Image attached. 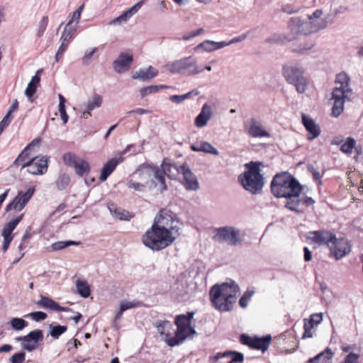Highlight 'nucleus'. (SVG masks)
Instances as JSON below:
<instances>
[{"label": "nucleus", "mask_w": 363, "mask_h": 363, "mask_svg": "<svg viewBox=\"0 0 363 363\" xmlns=\"http://www.w3.org/2000/svg\"><path fill=\"white\" fill-rule=\"evenodd\" d=\"M179 220L174 212L162 209L154 222L142 237L143 243L154 251H159L171 245L180 235Z\"/></svg>", "instance_id": "1"}, {"label": "nucleus", "mask_w": 363, "mask_h": 363, "mask_svg": "<svg viewBox=\"0 0 363 363\" xmlns=\"http://www.w3.org/2000/svg\"><path fill=\"white\" fill-rule=\"evenodd\" d=\"M272 194L277 198H297L302 186L298 181L286 172L277 173L270 185Z\"/></svg>", "instance_id": "2"}, {"label": "nucleus", "mask_w": 363, "mask_h": 363, "mask_svg": "<svg viewBox=\"0 0 363 363\" xmlns=\"http://www.w3.org/2000/svg\"><path fill=\"white\" fill-rule=\"evenodd\" d=\"M194 312H187L186 314H180L176 316L174 323L177 330L174 337L167 335L165 342L169 347H175L182 344L188 337L196 334V330L191 327V320L194 318Z\"/></svg>", "instance_id": "3"}, {"label": "nucleus", "mask_w": 363, "mask_h": 363, "mask_svg": "<svg viewBox=\"0 0 363 363\" xmlns=\"http://www.w3.org/2000/svg\"><path fill=\"white\" fill-rule=\"evenodd\" d=\"M349 81V77L345 74L337 75L335 84L339 86L333 89L331 98L333 100L332 116L335 118L342 113L345 100L352 96V91L350 87Z\"/></svg>", "instance_id": "4"}, {"label": "nucleus", "mask_w": 363, "mask_h": 363, "mask_svg": "<svg viewBox=\"0 0 363 363\" xmlns=\"http://www.w3.org/2000/svg\"><path fill=\"white\" fill-rule=\"evenodd\" d=\"M212 290V296L214 301L218 300L220 295L225 296V304H221L220 307L228 306V304H235L237 298L240 295L239 286L233 279L223 282L222 284H216L211 287Z\"/></svg>", "instance_id": "5"}, {"label": "nucleus", "mask_w": 363, "mask_h": 363, "mask_svg": "<svg viewBox=\"0 0 363 363\" xmlns=\"http://www.w3.org/2000/svg\"><path fill=\"white\" fill-rule=\"evenodd\" d=\"M164 68L172 74L196 75L201 73L203 68H199L195 57H183L165 65Z\"/></svg>", "instance_id": "6"}, {"label": "nucleus", "mask_w": 363, "mask_h": 363, "mask_svg": "<svg viewBox=\"0 0 363 363\" xmlns=\"http://www.w3.org/2000/svg\"><path fill=\"white\" fill-rule=\"evenodd\" d=\"M135 174H145L148 177H153L150 182V189L152 187L157 188L160 193H163L167 189L165 180V172L160 167L150 164H143L135 172Z\"/></svg>", "instance_id": "7"}, {"label": "nucleus", "mask_w": 363, "mask_h": 363, "mask_svg": "<svg viewBox=\"0 0 363 363\" xmlns=\"http://www.w3.org/2000/svg\"><path fill=\"white\" fill-rule=\"evenodd\" d=\"M283 74L288 83L296 86L298 93H303L308 88V83L303 76L302 68L296 65H285L283 67Z\"/></svg>", "instance_id": "8"}, {"label": "nucleus", "mask_w": 363, "mask_h": 363, "mask_svg": "<svg viewBox=\"0 0 363 363\" xmlns=\"http://www.w3.org/2000/svg\"><path fill=\"white\" fill-rule=\"evenodd\" d=\"M289 27L291 32L296 38L298 35H307L317 32L325 28V25L320 21H304L299 17H293L289 23Z\"/></svg>", "instance_id": "9"}, {"label": "nucleus", "mask_w": 363, "mask_h": 363, "mask_svg": "<svg viewBox=\"0 0 363 363\" xmlns=\"http://www.w3.org/2000/svg\"><path fill=\"white\" fill-rule=\"evenodd\" d=\"M213 240L218 242H227L235 246L240 242V230L233 226H224L214 230Z\"/></svg>", "instance_id": "10"}, {"label": "nucleus", "mask_w": 363, "mask_h": 363, "mask_svg": "<svg viewBox=\"0 0 363 363\" xmlns=\"http://www.w3.org/2000/svg\"><path fill=\"white\" fill-rule=\"evenodd\" d=\"M261 167H264L262 162L251 161V194H259L265 184L264 178L261 174Z\"/></svg>", "instance_id": "11"}, {"label": "nucleus", "mask_w": 363, "mask_h": 363, "mask_svg": "<svg viewBox=\"0 0 363 363\" xmlns=\"http://www.w3.org/2000/svg\"><path fill=\"white\" fill-rule=\"evenodd\" d=\"M18 341H21V347L28 352H32L38 347L40 342L43 340V333L41 330L36 329L30 331L25 336H21L16 338Z\"/></svg>", "instance_id": "12"}, {"label": "nucleus", "mask_w": 363, "mask_h": 363, "mask_svg": "<svg viewBox=\"0 0 363 363\" xmlns=\"http://www.w3.org/2000/svg\"><path fill=\"white\" fill-rule=\"evenodd\" d=\"M48 158L45 156L35 157L23 164V168L27 167V172L33 175H43L48 170Z\"/></svg>", "instance_id": "13"}, {"label": "nucleus", "mask_w": 363, "mask_h": 363, "mask_svg": "<svg viewBox=\"0 0 363 363\" xmlns=\"http://www.w3.org/2000/svg\"><path fill=\"white\" fill-rule=\"evenodd\" d=\"M134 147L133 145H128L120 152L119 157H113L105 163L101 169L99 180L101 182H105L108 177L113 173L116 167L123 161V155L131 150Z\"/></svg>", "instance_id": "14"}, {"label": "nucleus", "mask_w": 363, "mask_h": 363, "mask_svg": "<svg viewBox=\"0 0 363 363\" xmlns=\"http://www.w3.org/2000/svg\"><path fill=\"white\" fill-rule=\"evenodd\" d=\"M329 248L335 258L338 260L350 253L351 245L347 238H337L335 236Z\"/></svg>", "instance_id": "15"}, {"label": "nucleus", "mask_w": 363, "mask_h": 363, "mask_svg": "<svg viewBox=\"0 0 363 363\" xmlns=\"http://www.w3.org/2000/svg\"><path fill=\"white\" fill-rule=\"evenodd\" d=\"M181 174L184 177L183 185L186 190L196 191L199 189V183L196 175L191 172L187 163L180 165Z\"/></svg>", "instance_id": "16"}, {"label": "nucleus", "mask_w": 363, "mask_h": 363, "mask_svg": "<svg viewBox=\"0 0 363 363\" xmlns=\"http://www.w3.org/2000/svg\"><path fill=\"white\" fill-rule=\"evenodd\" d=\"M335 237V235L331 232L320 230L310 232L308 238L318 245H327L330 247Z\"/></svg>", "instance_id": "17"}, {"label": "nucleus", "mask_w": 363, "mask_h": 363, "mask_svg": "<svg viewBox=\"0 0 363 363\" xmlns=\"http://www.w3.org/2000/svg\"><path fill=\"white\" fill-rule=\"evenodd\" d=\"M133 60V55L127 52H121L113 61V67L117 73H122L130 69Z\"/></svg>", "instance_id": "18"}, {"label": "nucleus", "mask_w": 363, "mask_h": 363, "mask_svg": "<svg viewBox=\"0 0 363 363\" xmlns=\"http://www.w3.org/2000/svg\"><path fill=\"white\" fill-rule=\"evenodd\" d=\"M36 304L42 308L49 309L54 311H72V308L61 306L55 301L43 295H40V299L36 302Z\"/></svg>", "instance_id": "19"}, {"label": "nucleus", "mask_w": 363, "mask_h": 363, "mask_svg": "<svg viewBox=\"0 0 363 363\" xmlns=\"http://www.w3.org/2000/svg\"><path fill=\"white\" fill-rule=\"evenodd\" d=\"M271 342L272 336L270 335L262 337L251 336V349L261 351L263 354L269 349Z\"/></svg>", "instance_id": "20"}, {"label": "nucleus", "mask_w": 363, "mask_h": 363, "mask_svg": "<svg viewBox=\"0 0 363 363\" xmlns=\"http://www.w3.org/2000/svg\"><path fill=\"white\" fill-rule=\"evenodd\" d=\"M301 118L303 125L310 134L308 139L309 140H313L318 138L321 132L318 125H317L311 118L308 117L306 114L303 113Z\"/></svg>", "instance_id": "21"}, {"label": "nucleus", "mask_w": 363, "mask_h": 363, "mask_svg": "<svg viewBox=\"0 0 363 363\" xmlns=\"http://www.w3.org/2000/svg\"><path fill=\"white\" fill-rule=\"evenodd\" d=\"M212 116V108L211 106L204 104L202 106L201 112L196 117L194 123L199 128L205 126Z\"/></svg>", "instance_id": "22"}, {"label": "nucleus", "mask_w": 363, "mask_h": 363, "mask_svg": "<svg viewBox=\"0 0 363 363\" xmlns=\"http://www.w3.org/2000/svg\"><path fill=\"white\" fill-rule=\"evenodd\" d=\"M157 74L158 71L152 66H149L147 68L140 69L133 74L132 78L145 82L155 78Z\"/></svg>", "instance_id": "23"}, {"label": "nucleus", "mask_w": 363, "mask_h": 363, "mask_svg": "<svg viewBox=\"0 0 363 363\" xmlns=\"http://www.w3.org/2000/svg\"><path fill=\"white\" fill-rule=\"evenodd\" d=\"M23 214H21L4 225L1 231V236L3 238L13 239L14 235L12 234V233L19 224V223L23 220Z\"/></svg>", "instance_id": "24"}, {"label": "nucleus", "mask_w": 363, "mask_h": 363, "mask_svg": "<svg viewBox=\"0 0 363 363\" xmlns=\"http://www.w3.org/2000/svg\"><path fill=\"white\" fill-rule=\"evenodd\" d=\"M108 208L112 216L117 219L128 220L131 218V216L128 211L118 208L116 204L114 203H108Z\"/></svg>", "instance_id": "25"}, {"label": "nucleus", "mask_w": 363, "mask_h": 363, "mask_svg": "<svg viewBox=\"0 0 363 363\" xmlns=\"http://www.w3.org/2000/svg\"><path fill=\"white\" fill-rule=\"evenodd\" d=\"M334 355V352L327 347L324 351L319 353L313 358H311L308 360L307 363H332V359Z\"/></svg>", "instance_id": "26"}, {"label": "nucleus", "mask_w": 363, "mask_h": 363, "mask_svg": "<svg viewBox=\"0 0 363 363\" xmlns=\"http://www.w3.org/2000/svg\"><path fill=\"white\" fill-rule=\"evenodd\" d=\"M192 151L203 152L205 153L212 154L213 155H218L219 152L211 143L208 142H201L197 144H192L190 146Z\"/></svg>", "instance_id": "27"}, {"label": "nucleus", "mask_w": 363, "mask_h": 363, "mask_svg": "<svg viewBox=\"0 0 363 363\" xmlns=\"http://www.w3.org/2000/svg\"><path fill=\"white\" fill-rule=\"evenodd\" d=\"M209 298L212 303L213 307L219 311L220 312H227L230 311L233 308V306L235 304H228V306H225L224 307H220L219 304H221L223 306V304H225V296L223 295H220V297L218 298V300L214 301L213 296H212V290L210 289L209 291Z\"/></svg>", "instance_id": "28"}, {"label": "nucleus", "mask_w": 363, "mask_h": 363, "mask_svg": "<svg viewBox=\"0 0 363 363\" xmlns=\"http://www.w3.org/2000/svg\"><path fill=\"white\" fill-rule=\"evenodd\" d=\"M42 69H38L36 72L35 74L32 77L30 82L25 90V94L29 99L33 97L36 91L37 86L40 82V77L39 74L42 72Z\"/></svg>", "instance_id": "29"}, {"label": "nucleus", "mask_w": 363, "mask_h": 363, "mask_svg": "<svg viewBox=\"0 0 363 363\" xmlns=\"http://www.w3.org/2000/svg\"><path fill=\"white\" fill-rule=\"evenodd\" d=\"M160 168L164 169L165 175L171 179H175L177 174L181 173L180 166H177L175 164L165 163L163 162Z\"/></svg>", "instance_id": "30"}, {"label": "nucleus", "mask_w": 363, "mask_h": 363, "mask_svg": "<svg viewBox=\"0 0 363 363\" xmlns=\"http://www.w3.org/2000/svg\"><path fill=\"white\" fill-rule=\"evenodd\" d=\"M270 136L269 133L265 130L262 125L255 121L253 119H251V137L253 138H263Z\"/></svg>", "instance_id": "31"}, {"label": "nucleus", "mask_w": 363, "mask_h": 363, "mask_svg": "<svg viewBox=\"0 0 363 363\" xmlns=\"http://www.w3.org/2000/svg\"><path fill=\"white\" fill-rule=\"evenodd\" d=\"M74 169L75 174L80 177L87 176L91 171L89 162L82 158L77 162V164Z\"/></svg>", "instance_id": "32"}, {"label": "nucleus", "mask_w": 363, "mask_h": 363, "mask_svg": "<svg viewBox=\"0 0 363 363\" xmlns=\"http://www.w3.org/2000/svg\"><path fill=\"white\" fill-rule=\"evenodd\" d=\"M35 191V186L30 187L26 192L20 191L18 192L16 198L18 199V203L21 204L23 208L26 206L30 199L32 198Z\"/></svg>", "instance_id": "33"}, {"label": "nucleus", "mask_w": 363, "mask_h": 363, "mask_svg": "<svg viewBox=\"0 0 363 363\" xmlns=\"http://www.w3.org/2000/svg\"><path fill=\"white\" fill-rule=\"evenodd\" d=\"M77 29V26L76 25L71 24V22H67L60 37V41L69 42L76 33Z\"/></svg>", "instance_id": "34"}, {"label": "nucleus", "mask_w": 363, "mask_h": 363, "mask_svg": "<svg viewBox=\"0 0 363 363\" xmlns=\"http://www.w3.org/2000/svg\"><path fill=\"white\" fill-rule=\"evenodd\" d=\"M77 293L83 298H88L90 296L91 290L86 281L77 279L76 281Z\"/></svg>", "instance_id": "35"}, {"label": "nucleus", "mask_w": 363, "mask_h": 363, "mask_svg": "<svg viewBox=\"0 0 363 363\" xmlns=\"http://www.w3.org/2000/svg\"><path fill=\"white\" fill-rule=\"evenodd\" d=\"M103 102V98L99 94H94L92 98L88 101V102L84 104L86 108L89 111H93L95 108H99Z\"/></svg>", "instance_id": "36"}, {"label": "nucleus", "mask_w": 363, "mask_h": 363, "mask_svg": "<svg viewBox=\"0 0 363 363\" xmlns=\"http://www.w3.org/2000/svg\"><path fill=\"white\" fill-rule=\"evenodd\" d=\"M245 167L246 169L239 176L238 181L245 190L250 191V162L245 163Z\"/></svg>", "instance_id": "37"}, {"label": "nucleus", "mask_w": 363, "mask_h": 363, "mask_svg": "<svg viewBox=\"0 0 363 363\" xmlns=\"http://www.w3.org/2000/svg\"><path fill=\"white\" fill-rule=\"evenodd\" d=\"M80 157H79L76 154L72 152H66L62 156V161L65 164L67 167H74L77 164V162L80 160Z\"/></svg>", "instance_id": "38"}, {"label": "nucleus", "mask_w": 363, "mask_h": 363, "mask_svg": "<svg viewBox=\"0 0 363 363\" xmlns=\"http://www.w3.org/2000/svg\"><path fill=\"white\" fill-rule=\"evenodd\" d=\"M158 333L165 336V340L167 339V335L170 334L169 330L172 328V325L169 320H160L157 323L156 325Z\"/></svg>", "instance_id": "39"}, {"label": "nucleus", "mask_w": 363, "mask_h": 363, "mask_svg": "<svg viewBox=\"0 0 363 363\" xmlns=\"http://www.w3.org/2000/svg\"><path fill=\"white\" fill-rule=\"evenodd\" d=\"M80 242L73 240L57 241L51 245L52 251H58L63 250L72 245H79Z\"/></svg>", "instance_id": "40"}, {"label": "nucleus", "mask_w": 363, "mask_h": 363, "mask_svg": "<svg viewBox=\"0 0 363 363\" xmlns=\"http://www.w3.org/2000/svg\"><path fill=\"white\" fill-rule=\"evenodd\" d=\"M167 88L166 85H150L148 86L143 87L140 89V94L143 98L148 94L157 92L159 90Z\"/></svg>", "instance_id": "41"}, {"label": "nucleus", "mask_w": 363, "mask_h": 363, "mask_svg": "<svg viewBox=\"0 0 363 363\" xmlns=\"http://www.w3.org/2000/svg\"><path fill=\"white\" fill-rule=\"evenodd\" d=\"M67 330V327L66 325L50 324L49 333L54 339H58Z\"/></svg>", "instance_id": "42"}, {"label": "nucleus", "mask_w": 363, "mask_h": 363, "mask_svg": "<svg viewBox=\"0 0 363 363\" xmlns=\"http://www.w3.org/2000/svg\"><path fill=\"white\" fill-rule=\"evenodd\" d=\"M70 177L67 173H62L59 175L55 182V185L59 190H63L69 184Z\"/></svg>", "instance_id": "43"}, {"label": "nucleus", "mask_w": 363, "mask_h": 363, "mask_svg": "<svg viewBox=\"0 0 363 363\" xmlns=\"http://www.w3.org/2000/svg\"><path fill=\"white\" fill-rule=\"evenodd\" d=\"M216 45H214V41L210 40H206L202 43H199L194 48V50L199 51L203 50L205 52H211L216 50Z\"/></svg>", "instance_id": "44"}, {"label": "nucleus", "mask_w": 363, "mask_h": 363, "mask_svg": "<svg viewBox=\"0 0 363 363\" xmlns=\"http://www.w3.org/2000/svg\"><path fill=\"white\" fill-rule=\"evenodd\" d=\"M13 329L21 330L28 325V322L21 318H13L10 321Z\"/></svg>", "instance_id": "45"}, {"label": "nucleus", "mask_w": 363, "mask_h": 363, "mask_svg": "<svg viewBox=\"0 0 363 363\" xmlns=\"http://www.w3.org/2000/svg\"><path fill=\"white\" fill-rule=\"evenodd\" d=\"M30 155V151L28 150L26 148H24L23 151L18 155L17 158L14 160L13 165L18 166V165H22L24 162H26L28 161V157Z\"/></svg>", "instance_id": "46"}, {"label": "nucleus", "mask_w": 363, "mask_h": 363, "mask_svg": "<svg viewBox=\"0 0 363 363\" xmlns=\"http://www.w3.org/2000/svg\"><path fill=\"white\" fill-rule=\"evenodd\" d=\"M355 145V140L352 138H347L345 143H342L340 147V150L342 152L349 154L352 152V150Z\"/></svg>", "instance_id": "47"}, {"label": "nucleus", "mask_w": 363, "mask_h": 363, "mask_svg": "<svg viewBox=\"0 0 363 363\" xmlns=\"http://www.w3.org/2000/svg\"><path fill=\"white\" fill-rule=\"evenodd\" d=\"M297 198L288 199L289 200L285 203V207L291 211L298 212V207L299 206L301 200Z\"/></svg>", "instance_id": "48"}, {"label": "nucleus", "mask_w": 363, "mask_h": 363, "mask_svg": "<svg viewBox=\"0 0 363 363\" xmlns=\"http://www.w3.org/2000/svg\"><path fill=\"white\" fill-rule=\"evenodd\" d=\"M142 306V303L138 301H122L120 304V308H121V311H125L128 309L138 308Z\"/></svg>", "instance_id": "49"}, {"label": "nucleus", "mask_w": 363, "mask_h": 363, "mask_svg": "<svg viewBox=\"0 0 363 363\" xmlns=\"http://www.w3.org/2000/svg\"><path fill=\"white\" fill-rule=\"evenodd\" d=\"M26 318H30L32 320L40 322L47 318L48 315L43 311H34L25 315Z\"/></svg>", "instance_id": "50"}, {"label": "nucleus", "mask_w": 363, "mask_h": 363, "mask_svg": "<svg viewBox=\"0 0 363 363\" xmlns=\"http://www.w3.org/2000/svg\"><path fill=\"white\" fill-rule=\"evenodd\" d=\"M148 184H149L148 182L146 183V184H142L140 182H134L133 180H128L126 183V186L129 189H133L134 190H135L137 191L143 192V191H144V190L146 187V185Z\"/></svg>", "instance_id": "51"}, {"label": "nucleus", "mask_w": 363, "mask_h": 363, "mask_svg": "<svg viewBox=\"0 0 363 363\" xmlns=\"http://www.w3.org/2000/svg\"><path fill=\"white\" fill-rule=\"evenodd\" d=\"M48 24V16H45L42 18L38 24L36 35L38 37H41L45 31Z\"/></svg>", "instance_id": "52"}, {"label": "nucleus", "mask_w": 363, "mask_h": 363, "mask_svg": "<svg viewBox=\"0 0 363 363\" xmlns=\"http://www.w3.org/2000/svg\"><path fill=\"white\" fill-rule=\"evenodd\" d=\"M314 327V324H311L307 321V319H304V333L303 334L302 338L305 339L312 337L313 335L312 330Z\"/></svg>", "instance_id": "53"}, {"label": "nucleus", "mask_w": 363, "mask_h": 363, "mask_svg": "<svg viewBox=\"0 0 363 363\" xmlns=\"http://www.w3.org/2000/svg\"><path fill=\"white\" fill-rule=\"evenodd\" d=\"M97 51V48H94L91 50H86L85 53H84V55L83 56L82 60V64L84 65H89L91 62V60H92V57H93V55Z\"/></svg>", "instance_id": "54"}, {"label": "nucleus", "mask_w": 363, "mask_h": 363, "mask_svg": "<svg viewBox=\"0 0 363 363\" xmlns=\"http://www.w3.org/2000/svg\"><path fill=\"white\" fill-rule=\"evenodd\" d=\"M204 32H205L204 29L201 28H199L197 30H191V31L184 33L183 35L182 39L185 41H189V40H191L192 38H194L201 34H203Z\"/></svg>", "instance_id": "55"}, {"label": "nucleus", "mask_w": 363, "mask_h": 363, "mask_svg": "<svg viewBox=\"0 0 363 363\" xmlns=\"http://www.w3.org/2000/svg\"><path fill=\"white\" fill-rule=\"evenodd\" d=\"M84 8V4H82L80 6L78 7V9L73 13L71 19L68 22H71V24H73L75 23V25L79 23L82 13Z\"/></svg>", "instance_id": "56"}, {"label": "nucleus", "mask_w": 363, "mask_h": 363, "mask_svg": "<svg viewBox=\"0 0 363 363\" xmlns=\"http://www.w3.org/2000/svg\"><path fill=\"white\" fill-rule=\"evenodd\" d=\"M13 209L18 211H21V210L23 209V206H21V204L18 203V201L16 197L11 202L6 205L5 208V211L7 213Z\"/></svg>", "instance_id": "57"}, {"label": "nucleus", "mask_w": 363, "mask_h": 363, "mask_svg": "<svg viewBox=\"0 0 363 363\" xmlns=\"http://www.w3.org/2000/svg\"><path fill=\"white\" fill-rule=\"evenodd\" d=\"M308 170L313 174V179L315 181L318 182L319 184H321V177L322 174L318 170V169L315 167L314 164H309L308 166Z\"/></svg>", "instance_id": "58"}, {"label": "nucleus", "mask_w": 363, "mask_h": 363, "mask_svg": "<svg viewBox=\"0 0 363 363\" xmlns=\"http://www.w3.org/2000/svg\"><path fill=\"white\" fill-rule=\"evenodd\" d=\"M314 45L315 43L312 41H310L306 43V44L303 46L300 45L298 48H295L294 50L300 54H305L306 52L311 50Z\"/></svg>", "instance_id": "59"}, {"label": "nucleus", "mask_w": 363, "mask_h": 363, "mask_svg": "<svg viewBox=\"0 0 363 363\" xmlns=\"http://www.w3.org/2000/svg\"><path fill=\"white\" fill-rule=\"evenodd\" d=\"M190 98V94H185L182 95H172L169 96V100L177 104H182L184 100Z\"/></svg>", "instance_id": "60"}, {"label": "nucleus", "mask_w": 363, "mask_h": 363, "mask_svg": "<svg viewBox=\"0 0 363 363\" xmlns=\"http://www.w3.org/2000/svg\"><path fill=\"white\" fill-rule=\"evenodd\" d=\"M230 351V357L232 356L231 361L234 363H242L244 361L242 353L237 351Z\"/></svg>", "instance_id": "61"}, {"label": "nucleus", "mask_w": 363, "mask_h": 363, "mask_svg": "<svg viewBox=\"0 0 363 363\" xmlns=\"http://www.w3.org/2000/svg\"><path fill=\"white\" fill-rule=\"evenodd\" d=\"M26 358V353L24 352H20L14 354L10 358L11 363H23Z\"/></svg>", "instance_id": "62"}, {"label": "nucleus", "mask_w": 363, "mask_h": 363, "mask_svg": "<svg viewBox=\"0 0 363 363\" xmlns=\"http://www.w3.org/2000/svg\"><path fill=\"white\" fill-rule=\"evenodd\" d=\"M322 14H323V11L320 9H317L312 13V15L308 16V20L309 21H315V22L320 21V22H323L324 23V25L325 26L324 21L320 18V16H322Z\"/></svg>", "instance_id": "63"}, {"label": "nucleus", "mask_w": 363, "mask_h": 363, "mask_svg": "<svg viewBox=\"0 0 363 363\" xmlns=\"http://www.w3.org/2000/svg\"><path fill=\"white\" fill-rule=\"evenodd\" d=\"M323 320V314L320 313H313L311 315L310 319H307V321L311 324H314V326L320 324Z\"/></svg>", "instance_id": "64"}]
</instances>
